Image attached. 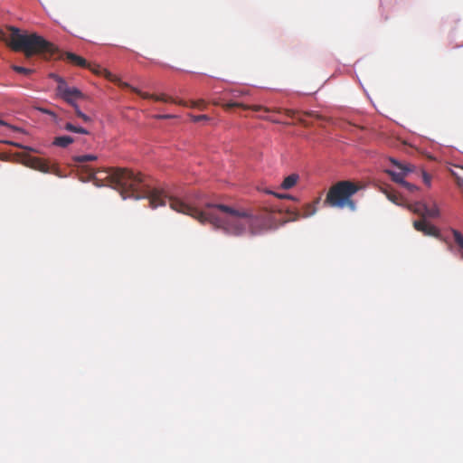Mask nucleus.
<instances>
[{
    "label": "nucleus",
    "instance_id": "f257e3e1",
    "mask_svg": "<svg viewBox=\"0 0 463 463\" xmlns=\"http://www.w3.org/2000/svg\"><path fill=\"white\" fill-rule=\"evenodd\" d=\"M118 194L122 199L146 198L152 208L169 204L177 213L189 215L201 223L209 222L226 234L241 236L247 232L257 234L270 225V213H254L250 210L235 209L224 204L206 203L192 204L167 194L165 191L151 187L141 174L128 168L118 167Z\"/></svg>",
    "mask_w": 463,
    "mask_h": 463
},
{
    "label": "nucleus",
    "instance_id": "f03ea898",
    "mask_svg": "<svg viewBox=\"0 0 463 463\" xmlns=\"http://www.w3.org/2000/svg\"><path fill=\"white\" fill-rule=\"evenodd\" d=\"M10 44L14 51H22L27 57L51 52L52 44L37 33L21 32L16 27H10Z\"/></svg>",
    "mask_w": 463,
    "mask_h": 463
},
{
    "label": "nucleus",
    "instance_id": "7ed1b4c3",
    "mask_svg": "<svg viewBox=\"0 0 463 463\" xmlns=\"http://www.w3.org/2000/svg\"><path fill=\"white\" fill-rule=\"evenodd\" d=\"M359 190V186L351 181H340L332 185L324 201V204L334 208H348L354 211L356 208L353 195Z\"/></svg>",
    "mask_w": 463,
    "mask_h": 463
},
{
    "label": "nucleus",
    "instance_id": "20e7f679",
    "mask_svg": "<svg viewBox=\"0 0 463 463\" xmlns=\"http://www.w3.org/2000/svg\"><path fill=\"white\" fill-rule=\"evenodd\" d=\"M390 162L393 165V169H387L386 173L391 175L392 180L395 183L402 184L405 187L410 193H414L418 191V187L411 183H408L404 180L408 174L412 173L414 171V165L408 163H401L394 158H390Z\"/></svg>",
    "mask_w": 463,
    "mask_h": 463
},
{
    "label": "nucleus",
    "instance_id": "39448f33",
    "mask_svg": "<svg viewBox=\"0 0 463 463\" xmlns=\"http://www.w3.org/2000/svg\"><path fill=\"white\" fill-rule=\"evenodd\" d=\"M57 94L70 105L77 103L78 99L84 97L83 93L76 87H70L66 84Z\"/></svg>",
    "mask_w": 463,
    "mask_h": 463
},
{
    "label": "nucleus",
    "instance_id": "423d86ee",
    "mask_svg": "<svg viewBox=\"0 0 463 463\" xmlns=\"http://www.w3.org/2000/svg\"><path fill=\"white\" fill-rule=\"evenodd\" d=\"M413 227L415 230L422 232L424 235L433 237L439 236V231L438 230V228L428 222L426 219L422 218L421 220L414 221Z\"/></svg>",
    "mask_w": 463,
    "mask_h": 463
},
{
    "label": "nucleus",
    "instance_id": "0eeeda50",
    "mask_svg": "<svg viewBox=\"0 0 463 463\" xmlns=\"http://www.w3.org/2000/svg\"><path fill=\"white\" fill-rule=\"evenodd\" d=\"M133 91L137 93L143 99H152L156 101H162V102H172V103H176V104H179V105H182L184 107L188 106L187 102H184L183 100L177 101L175 99H173L172 97L167 96L165 94H159V95L149 94L147 92L140 91L137 89H133Z\"/></svg>",
    "mask_w": 463,
    "mask_h": 463
},
{
    "label": "nucleus",
    "instance_id": "6e6552de",
    "mask_svg": "<svg viewBox=\"0 0 463 463\" xmlns=\"http://www.w3.org/2000/svg\"><path fill=\"white\" fill-rule=\"evenodd\" d=\"M222 107L226 110H229L232 108H242L244 109H252L254 111H260V110H264L265 112H271V111L280 112L281 111L279 109H271L269 108L262 107L260 105L247 106V105H244V104L239 103V102H228V103L222 104Z\"/></svg>",
    "mask_w": 463,
    "mask_h": 463
},
{
    "label": "nucleus",
    "instance_id": "1a4fd4ad",
    "mask_svg": "<svg viewBox=\"0 0 463 463\" xmlns=\"http://www.w3.org/2000/svg\"><path fill=\"white\" fill-rule=\"evenodd\" d=\"M316 213V207L314 204L307 203L303 208V213L301 214L298 211H288V221H297L300 216L308 217Z\"/></svg>",
    "mask_w": 463,
    "mask_h": 463
},
{
    "label": "nucleus",
    "instance_id": "9d476101",
    "mask_svg": "<svg viewBox=\"0 0 463 463\" xmlns=\"http://www.w3.org/2000/svg\"><path fill=\"white\" fill-rule=\"evenodd\" d=\"M299 180V175L298 174H291L287 176L280 184V187L284 190H288L294 187L298 181Z\"/></svg>",
    "mask_w": 463,
    "mask_h": 463
},
{
    "label": "nucleus",
    "instance_id": "9b49d317",
    "mask_svg": "<svg viewBox=\"0 0 463 463\" xmlns=\"http://www.w3.org/2000/svg\"><path fill=\"white\" fill-rule=\"evenodd\" d=\"M74 142V139L70 136H60L56 137L53 141L52 145L59 147H67L71 144Z\"/></svg>",
    "mask_w": 463,
    "mask_h": 463
},
{
    "label": "nucleus",
    "instance_id": "f8f14e48",
    "mask_svg": "<svg viewBox=\"0 0 463 463\" xmlns=\"http://www.w3.org/2000/svg\"><path fill=\"white\" fill-rule=\"evenodd\" d=\"M408 209H410L414 213L419 214L423 218L425 211H427V205L425 203L417 202L414 203H411L408 205Z\"/></svg>",
    "mask_w": 463,
    "mask_h": 463
},
{
    "label": "nucleus",
    "instance_id": "ddd939ff",
    "mask_svg": "<svg viewBox=\"0 0 463 463\" xmlns=\"http://www.w3.org/2000/svg\"><path fill=\"white\" fill-rule=\"evenodd\" d=\"M384 194H386V197L391 202H392L398 205L402 204V198L396 191H394L392 189H385Z\"/></svg>",
    "mask_w": 463,
    "mask_h": 463
},
{
    "label": "nucleus",
    "instance_id": "4468645a",
    "mask_svg": "<svg viewBox=\"0 0 463 463\" xmlns=\"http://www.w3.org/2000/svg\"><path fill=\"white\" fill-rule=\"evenodd\" d=\"M63 129L66 130V131H70V132H73V133H78V134H82V135H88L89 134V131L86 128H81V127H77V126L73 125L71 122H67L64 125Z\"/></svg>",
    "mask_w": 463,
    "mask_h": 463
},
{
    "label": "nucleus",
    "instance_id": "2eb2a0df",
    "mask_svg": "<svg viewBox=\"0 0 463 463\" xmlns=\"http://www.w3.org/2000/svg\"><path fill=\"white\" fill-rule=\"evenodd\" d=\"M67 58L69 59V61L76 65H79L80 67H85L86 64H87V61L80 56L75 54V53H72V52H69L68 55H67Z\"/></svg>",
    "mask_w": 463,
    "mask_h": 463
},
{
    "label": "nucleus",
    "instance_id": "dca6fc26",
    "mask_svg": "<svg viewBox=\"0 0 463 463\" xmlns=\"http://www.w3.org/2000/svg\"><path fill=\"white\" fill-rule=\"evenodd\" d=\"M439 215V210L436 204H434L432 207L427 206V211L424 213L423 219H426V217L430 218H436Z\"/></svg>",
    "mask_w": 463,
    "mask_h": 463
},
{
    "label": "nucleus",
    "instance_id": "f3484780",
    "mask_svg": "<svg viewBox=\"0 0 463 463\" xmlns=\"http://www.w3.org/2000/svg\"><path fill=\"white\" fill-rule=\"evenodd\" d=\"M97 156L95 155L88 154V155H82V156H76L74 157V161L80 164H83L89 161L96 160Z\"/></svg>",
    "mask_w": 463,
    "mask_h": 463
},
{
    "label": "nucleus",
    "instance_id": "a211bd4d",
    "mask_svg": "<svg viewBox=\"0 0 463 463\" xmlns=\"http://www.w3.org/2000/svg\"><path fill=\"white\" fill-rule=\"evenodd\" d=\"M33 167L41 171V172H43V173H49L50 172V167L47 164L42 162L41 160L39 159H35L33 161Z\"/></svg>",
    "mask_w": 463,
    "mask_h": 463
},
{
    "label": "nucleus",
    "instance_id": "6ab92c4d",
    "mask_svg": "<svg viewBox=\"0 0 463 463\" xmlns=\"http://www.w3.org/2000/svg\"><path fill=\"white\" fill-rule=\"evenodd\" d=\"M453 238L456 244L461 250V256L463 258V235L457 230H453Z\"/></svg>",
    "mask_w": 463,
    "mask_h": 463
},
{
    "label": "nucleus",
    "instance_id": "aec40b11",
    "mask_svg": "<svg viewBox=\"0 0 463 463\" xmlns=\"http://www.w3.org/2000/svg\"><path fill=\"white\" fill-rule=\"evenodd\" d=\"M49 77L58 83L57 92L67 84L65 80L56 73L52 72L49 74Z\"/></svg>",
    "mask_w": 463,
    "mask_h": 463
},
{
    "label": "nucleus",
    "instance_id": "412c9836",
    "mask_svg": "<svg viewBox=\"0 0 463 463\" xmlns=\"http://www.w3.org/2000/svg\"><path fill=\"white\" fill-rule=\"evenodd\" d=\"M268 194H273L274 196L279 198V199H289V200H295L294 196L288 194H278L275 192H272L270 190H265L264 191Z\"/></svg>",
    "mask_w": 463,
    "mask_h": 463
},
{
    "label": "nucleus",
    "instance_id": "4be33fe9",
    "mask_svg": "<svg viewBox=\"0 0 463 463\" xmlns=\"http://www.w3.org/2000/svg\"><path fill=\"white\" fill-rule=\"evenodd\" d=\"M12 69L18 73H24V74H29L33 71L31 69H28V68H25L23 66H18V65H13Z\"/></svg>",
    "mask_w": 463,
    "mask_h": 463
},
{
    "label": "nucleus",
    "instance_id": "5701e85b",
    "mask_svg": "<svg viewBox=\"0 0 463 463\" xmlns=\"http://www.w3.org/2000/svg\"><path fill=\"white\" fill-rule=\"evenodd\" d=\"M192 108H198L200 109H205L206 107V103L203 99H199V100H196V101H191V105H190Z\"/></svg>",
    "mask_w": 463,
    "mask_h": 463
},
{
    "label": "nucleus",
    "instance_id": "b1692460",
    "mask_svg": "<svg viewBox=\"0 0 463 463\" xmlns=\"http://www.w3.org/2000/svg\"><path fill=\"white\" fill-rule=\"evenodd\" d=\"M421 175H422V180H423L424 184L430 187L431 185V176H430V175H429L425 171H422Z\"/></svg>",
    "mask_w": 463,
    "mask_h": 463
},
{
    "label": "nucleus",
    "instance_id": "393cba45",
    "mask_svg": "<svg viewBox=\"0 0 463 463\" xmlns=\"http://www.w3.org/2000/svg\"><path fill=\"white\" fill-rule=\"evenodd\" d=\"M191 118L194 122H199L201 120H209V117L207 115L191 116Z\"/></svg>",
    "mask_w": 463,
    "mask_h": 463
},
{
    "label": "nucleus",
    "instance_id": "a878e982",
    "mask_svg": "<svg viewBox=\"0 0 463 463\" xmlns=\"http://www.w3.org/2000/svg\"><path fill=\"white\" fill-rule=\"evenodd\" d=\"M77 116L80 118L84 122L90 121V117L85 114L84 112H80V114H78Z\"/></svg>",
    "mask_w": 463,
    "mask_h": 463
},
{
    "label": "nucleus",
    "instance_id": "bb28decb",
    "mask_svg": "<svg viewBox=\"0 0 463 463\" xmlns=\"http://www.w3.org/2000/svg\"><path fill=\"white\" fill-rule=\"evenodd\" d=\"M284 111H285V114L288 118H295V116L297 114V112L295 110H293V109H285Z\"/></svg>",
    "mask_w": 463,
    "mask_h": 463
},
{
    "label": "nucleus",
    "instance_id": "cd10ccee",
    "mask_svg": "<svg viewBox=\"0 0 463 463\" xmlns=\"http://www.w3.org/2000/svg\"><path fill=\"white\" fill-rule=\"evenodd\" d=\"M86 171L88 172L90 178L96 179V172L92 168L86 167Z\"/></svg>",
    "mask_w": 463,
    "mask_h": 463
},
{
    "label": "nucleus",
    "instance_id": "c85d7f7f",
    "mask_svg": "<svg viewBox=\"0 0 463 463\" xmlns=\"http://www.w3.org/2000/svg\"><path fill=\"white\" fill-rule=\"evenodd\" d=\"M174 118V116L172 115H156L155 116V118H157V119H166V118Z\"/></svg>",
    "mask_w": 463,
    "mask_h": 463
},
{
    "label": "nucleus",
    "instance_id": "c756f323",
    "mask_svg": "<svg viewBox=\"0 0 463 463\" xmlns=\"http://www.w3.org/2000/svg\"><path fill=\"white\" fill-rule=\"evenodd\" d=\"M71 106L73 107L76 115L80 114V112H82L77 103H73Z\"/></svg>",
    "mask_w": 463,
    "mask_h": 463
},
{
    "label": "nucleus",
    "instance_id": "7c9ffc66",
    "mask_svg": "<svg viewBox=\"0 0 463 463\" xmlns=\"http://www.w3.org/2000/svg\"><path fill=\"white\" fill-rule=\"evenodd\" d=\"M305 116L318 118V115L315 111H308L304 113Z\"/></svg>",
    "mask_w": 463,
    "mask_h": 463
},
{
    "label": "nucleus",
    "instance_id": "2f4dec72",
    "mask_svg": "<svg viewBox=\"0 0 463 463\" xmlns=\"http://www.w3.org/2000/svg\"><path fill=\"white\" fill-rule=\"evenodd\" d=\"M117 82H118V87H119L123 84V82H121V80L118 78L117 80Z\"/></svg>",
    "mask_w": 463,
    "mask_h": 463
},
{
    "label": "nucleus",
    "instance_id": "473e14b6",
    "mask_svg": "<svg viewBox=\"0 0 463 463\" xmlns=\"http://www.w3.org/2000/svg\"><path fill=\"white\" fill-rule=\"evenodd\" d=\"M213 103L214 105H220V103H219V101H218V100H213Z\"/></svg>",
    "mask_w": 463,
    "mask_h": 463
},
{
    "label": "nucleus",
    "instance_id": "72a5a7b5",
    "mask_svg": "<svg viewBox=\"0 0 463 463\" xmlns=\"http://www.w3.org/2000/svg\"><path fill=\"white\" fill-rule=\"evenodd\" d=\"M272 122L279 123V120L277 119H270Z\"/></svg>",
    "mask_w": 463,
    "mask_h": 463
},
{
    "label": "nucleus",
    "instance_id": "f704fd0d",
    "mask_svg": "<svg viewBox=\"0 0 463 463\" xmlns=\"http://www.w3.org/2000/svg\"><path fill=\"white\" fill-rule=\"evenodd\" d=\"M4 125V121L0 119V126Z\"/></svg>",
    "mask_w": 463,
    "mask_h": 463
},
{
    "label": "nucleus",
    "instance_id": "c9c22d12",
    "mask_svg": "<svg viewBox=\"0 0 463 463\" xmlns=\"http://www.w3.org/2000/svg\"><path fill=\"white\" fill-rule=\"evenodd\" d=\"M299 120H300L301 122L305 123V120H304L302 118H299Z\"/></svg>",
    "mask_w": 463,
    "mask_h": 463
}]
</instances>
